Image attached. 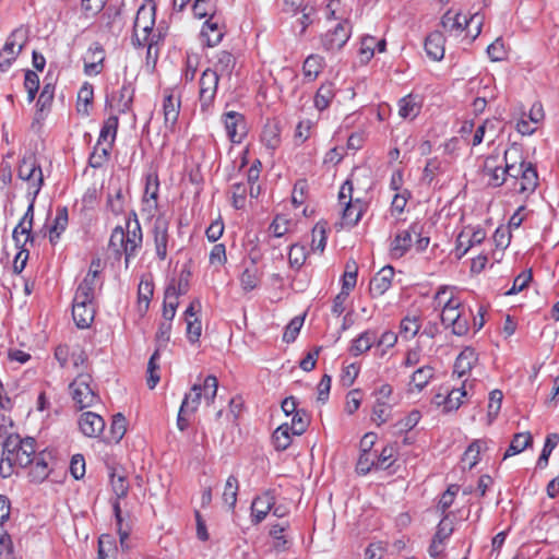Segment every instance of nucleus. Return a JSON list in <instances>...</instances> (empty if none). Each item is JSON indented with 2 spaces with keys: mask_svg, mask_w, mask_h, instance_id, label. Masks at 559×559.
Returning <instances> with one entry per match:
<instances>
[{
  "mask_svg": "<svg viewBox=\"0 0 559 559\" xmlns=\"http://www.w3.org/2000/svg\"><path fill=\"white\" fill-rule=\"evenodd\" d=\"M516 147L504 152V171H509V176L520 181L516 189L519 193H532L538 187V173L536 166L525 160L521 155L519 162L512 158L513 154H518Z\"/></svg>",
  "mask_w": 559,
  "mask_h": 559,
  "instance_id": "obj_1",
  "label": "nucleus"
},
{
  "mask_svg": "<svg viewBox=\"0 0 559 559\" xmlns=\"http://www.w3.org/2000/svg\"><path fill=\"white\" fill-rule=\"evenodd\" d=\"M352 194L353 182L347 179L340 189L338 201L345 205L342 212V219L349 227L356 226L366 211V203L360 199L353 200Z\"/></svg>",
  "mask_w": 559,
  "mask_h": 559,
  "instance_id": "obj_2",
  "label": "nucleus"
},
{
  "mask_svg": "<svg viewBox=\"0 0 559 559\" xmlns=\"http://www.w3.org/2000/svg\"><path fill=\"white\" fill-rule=\"evenodd\" d=\"M92 377L88 373H80L69 385L72 400L79 409L94 406L100 402L98 393L91 386Z\"/></svg>",
  "mask_w": 559,
  "mask_h": 559,
  "instance_id": "obj_3",
  "label": "nucleus"
},
{
  "mask_svg": "<svg viewBox=\"0 0 559 559\" xmlns=\"http://www.w3.org/2000/svg\"><path fill=\"white\" fill-rule=\"evenodd\" d=\"M17 177L29 183L28 194H34L36 198L44 186V176L35 154L22 157L17 166Z\"/></svg>",
  "mask_w": 559,
  "mask_h": 559,
  "instance_id": "obj_4",
  "label": "nucleus"
},
{
  "mask_svg": "<svg viewBox=\"0 0 559 559\" xmlns=\"http://www.w3.org/2000/svg\"><path fill=\"white\" fill-rule=\"evenodd\" d=\"M219 78V74H216V71L212 70V68L205 69L201 74L199 81V102L200 110L204 115H207L214 105Z\"/></svg>",
  "mask_w": 559,
  "mask_h": 559,
  "instance_id": "obj_5",
  "label": "nucleus"
},
{
  "mask_svg": "<svg viewBox=\"0 0 559 559\" xmlns=\"http://www.w3.org/2000/svg\"><path fill=\"white\" fill-rule=\"evenodd\" d=\"M425 225L416 221L407 229L399 230L391 242L390 251L393 258H402L412 248L413 235L420 236Z\"/></svg>",
  "mask_w": 559,
  "mask_h": 559,
  "instance_id": "obj_6",
  "label": "nucleus"
},
{
  "mask_svg": "<svg viewBox=\"0 0 559 559\" xmlns=\"http://www.w3.org/2000/svg\"><path fill=\"white\" fill-rule=\"evenodd\" d=\"M126 225V242L128 247L126 249V266H128L130 259L135 255L136 250L142 246L143 234L135 212L132 211L130 213Z\"/></svg>",
  "mask_w": 559,
  "mask_h": 559,
  "instance_id": "obj_7",
  "label": "nucleus"
},
{
  "mask_svg": "<svg viewBox=\"0 0 559 559\" xmlns=\"http://www.w3.org/2000/svg\"><path fill=\"white\" fill-rule=\"evenodd\" d=\"M352 34V25L347 20L340 22L333 31L322 36L321 43L326 51L340 50L348 41Z\"/></svg>",
  "mask_w": 559,
  "mask_h": 559,
  "instance_id": "obj_8",
  "label": "nucleus"
},
{
  "mask_svg": "<svg viewBox=\"0 0 559 559\" xmlns=\"http://www.w3.org/2000/svg\"><path fill=\"white\" fill-rule=\"evenodd\" d=\"M52 459V452L47 449L37 453L33 463L28 465V479L31 483L41 484L49 477L52 471L49 463Z\"/></svg>",
  "mask_w": 559,
  "mask_h": 559,
  "instance_id": "obj_9",
  "label": "nucleus"
},
{
  "mask_svg": "<svg viewBox=\"0 0 559 559\" xmlns=\"http://www.w3.org/2000/svg\"><path fill=\"white\" fill-rule=\"evenodd\" d=\"M486 239V231L483 228H477L472 231L463 229L456 237L454 254L457 260H461L468 250L480 245Z\"/></svg>",
  "mask_w": 559,
  "mask_h": 559,
  "instance_id": "obj_10",
  "label": "nucleus"
},
{
  "mask_svg": "<svg viewBox=\"0 0 559 559\" xmlns=\"http://www.w3.org/2000/svg\"><path fill=\"white\" fill-rule=\"evenodd\" d=\"M169 221L164 215H158L153 224V236L156 255L164 261L167 257V246L169 240Z\"/></svg>",
  "mask_w": 559,
  "mask_h": 559,
  "instance_id": "obj_11",
  "label": "nucleus"
},
{
  "mask_svg": "<svg viewBox=\"0 0 559 559\" xmlns=\"http://www.w3.org/2000/svg\"><path fill=\"white\" fill-rule=\"evenodd\" d=\"M226 25L221 14H215L207 17L204 22L201 35L205 37L206 45L214 47L218 45L225 35Z\"/></svg>",
  "mask_w": 559,
  "mask_h": 559,
  "instance_id": "obj_12",
  "label": "nucleus"
},
{
  "mask_svg": "<svg viewBox=\"0 0 559 559\" xmlns=\"http://www.w3.org/2000/svg\"><path fill=\"white\" fill-rule=\"evenodd\" d=\"M223 121L229 140L240 143L247 134L246 118L237 111H228L223 115Z\"/></svg>",
  "mask_w": 559,
  "mask_h": 559,
  "instance_id": "obj_13",
  "label": "nucleus"
},
{
  "mask_svg": "<svg viewBox=\"0 0 559 559\" xmlns=\"http://www.w3.org/2000/svg\"><path fill=\"white\" fill-rule=\"evenodd\" d=\"M82 433L88 438H97L104 433L105 420L94 412H84L79 419Z\"/></svg>",
  "mask_w": 559,
  "mask_h": 559,
  "instance_id": "obj_14",
  "label": "nucleus"
},
{
  "mask_svg": "<svg viewBox=\"0 0 559 559\" xmlns=\"http://www.w3.org/2000/svg\"><path fill=\"white\" fill-rule=\"evenodd\" d=\"M394 273L393 266L385 265L371 278L369 293L372 298L382 296L390 289Z\"/></svg>",
  "mask_w": 559,
  "mask_h": 559,
  "instance_id": "obj_15",
  "label": "nucleus"
},
{
  "mask_svg": "<svg viewBox=\"0 0 559 559\" xmlns=\"http://www.w3.org/2000/svg\"><path fill=\"white\" fill-rule=\"evenodd\" d=\"M156 17V4L154 0H145V2L138 9L133 23V31L138 32L140 28L154 27Z\"/></svg>",
  "mask_w": 559,
  "mask_h": 559,
  "instance_id": "obj_16",
  "label": "nucleus"
},
{
  "mask_svg": "<svg viewBox=\"0 0 559 559\" xmlns=\"http://www.w3.org/2000/svg\"><path fill=\"white\" fill-rule=\"evenodd\" d=\"M497 156L490 155L485 159L483 173L489 177L488 185L498 188L501 187L509 176V171H504V167L496 165Z\"/></svg>",
  "mask_w": 559,
  "mask_h": 559,
  "instance_id": "obj_17",
  "label": "nucleus"
},
{
  "mask_svg": "<svg viewBox=\"0 0 559 559\" xmlns=\"http://www.w3.org/2000/svg\"><path fill=\"white\" fill-rule=\"evenodd\" d=\"M445 38L440 31L431 32L425 39V51L433 61H440L444 57Z\"/></svg>",
  "mask_w": 559,
  "mask_h": 559,
  "instance_id": "obj_18",
  "label": "nucleus"
},
{
  "mask_svg": "<svg viewBox=\"0 0 559 559\" xmlns=\"http://www.w3.org/2000/svg\"><path fill=\"white\" fill-rule=\"evenodd\" d=\"M180 99L175 100L171 94L165 96L163 103L164 126L169 132H175L180 114Z\"/></svg>",
  "mask_w": 559,
  "mask_h": 559,
  "instance_id": "obj_19",
  "label": "nucleus"
},
{
  "mask_svg": "<svg viewBox=\"0 0 559 559\" xmlns=\"http://www.w3.org/2000/svg\"><path fill=\"white\" fill-rule=\"evenodd\" d=\"M72 317L79 329L90 328L95 317L94 304L73 301Z\"/></svg>",
  "mask_w": 559,
  "mask_h": 559,
  "instance_id": "obj_20",
  "label": "nucleus"
},
{
  "mask_svg": "<svg viewBox=\"0 0 559 559\" xmlns=\"http://www.w3.org/2000/svg\"><path fill=\"white\" fill-rule=\"evenodd\" d=\"M281 121L277 119L267 120L261 133V141L269 150H276L281 144Z\"/></svg>",
  "mask_w": 559,
  "mask_h": 559,
  "instance_id": "obj_21",
  "label": "nucleus"
},
{
  "mask_svg": "<svg viewBox=\"0 0 559 559\" xmlns=\"http://www.w3.org/2000/svg\"><path fill=\"white\" fill-rule=\"evenodd\" d=\"M474 19L475 15L467 20V17L461 13L453 14L452 11H448L441 19V25L445 32L460 34Z\"/></svg>",
  "mask_w": 559,
  "mask_h": 559,
  "instance_id": "obj_22",
  "label": "nucleus"
},
{
  "mask_svg": "<svg viewBox=\"0 0 559 559\" xmlns=\"http://www.w3.org/2000/svg\"><path fill=\"white\" fill-rule=\"evenodd\" d=\"M377 341V331L366 330L352 341L349 353L352 356H359L367 353Z\"/></svg>",
  "mask_w": 559,
  "mask_h": 559,
  "instance_id": "obj_23",
  "label": "nucleus"
},
{
  "mask_svg": "<svg viewBox=\"0 0 559 559\" xmlns=\"http://www.w3.org/2000/svg\"><path fill=\"white\" fill-rule=\"evenodd\" d=\"M478 360V356L474 348L465 347L457 356L454 364V373L461 378L468 373Z\"/></svg>",
  "mask_w": 559,
  "mask_h": 559,
  "instance_id": "obj_24",
  "label": "nucleus"
},
{
  "mask_svg": "<svg viewBox=\"0 0 559 559\" xmlns=\"http://www.w3.org/2000/svg\"><path fill=\"white\" fill-rule=\"evenodd\" d=\"M127 431V419L121 413L112 416L108 435L103 436V440L107 443H119Z\"/></svg>",
  "mask_w": 559,
  "mask_h": 559,
  "instance_id": "obj_25",
  "label": "nucleus"
},
{
  "mask_svg": "<svg viewBox=\"0 0 559 559\" xmlns=\"http://www.w3.org/2000/svg\"><path fill=\"white\" fill-rule=\"evenodd\" d=\"M36 440L33 437L24 438V448L20 450L16 456L13 455L14 463L20 467H27L34 461L36 456Z\"/></svg>",
  "mask_w": 559,
  "mask_h": 559,
  "instance_id": "obj_26",
  "label": "nucleus"
},
{
  "mask_svg": "<svg viewBox=\"0 0 559 559\" xmlns=\"http://www.w3.org/2000/svg\"><path fill=\"white\" fill-rule=\"evenodd\" d=\"M421 109L420 103L417 100V96L408 94L399 100V115L404 119L416 118Z\"/></svg>",
  "mask_w": 559,
  "mask_h": 559,
  "instance_id": "obj_27",
  "label": "nucleus"
},
{
  "mask_svg": "<svg viewBox=\"0 0 559 559\" xmlns=\"http://www.w3.org/2000/svg\"><path fill=\"white\" fill-rule=\"evenodd\" d=\"M533 437L530 432H520L513 436L511 443L504 452L503 460L521 453L525 449L532 447Z\"/></svg>",
  "mask_w": 559,
  "mask_h": 559,
  "instance_id": "obj_28",
  "label": "nucleus"
},
{
  "mask_svg": "<svg viewBox=\"0 0 559 559\" xmlns=\"http://www.w3.org/2000/svg\"><path fill=\"white\" fill-rule=\"evenodd\" d=\"M236 67V58L227 50H222L217 53V60L212 70L216 71V74L231 76L233 71Z\"/></svg>",
  "mask_w": 559,
  "mask_h": 559,
  "instance_id": "obj_29",
  "label": "nucleus"
},
{
  "mask_svg": "<svg viewBox=\"0 0 559 559\" xmlns=\"http://www.w3.org/2000/svg\"><path fill=\"white\" fill-rule=\"evenodd\" d=\"M324 68V58L319 55H310L302 64V73L309 81H314Z\"/></svg>",
  "mask_w": 559,
  "mask_h": 559,
  "instance_id": "obj_30",
  "label": "nucleus"
},
{
  "mask_svg": "<svg viewBox=\"0 0 559 559\" xmlns=\"http://www.w3.org/2000/svg\"><path fill=\"white\" fill-rule=\"evenodd\" d=\"M22 448H24V438L17 433H10L2 444V461L13 460V455L16 456Z\"/></svg>",
  "mask_w": 559,
  "mask_h": 559,
  "instance_id": "obj_31",
  "label": "nucleus"
},
{
  "mask_svg": "<svg viewBox=\"0 0 559 559\" xmlns=\"http://www.w3.org/2000/svg\"><path fill=\"white\" fill-rule=\"evenodd\" d=\"M112 511L117 525V533L119 535L120 545L123 546V542L128 540L132 526L129 522H124L122 510L120 502L118 500H114L111 502Z\"/></svg>",
  "mask_w": 559,
  "mask_h": 559,
  "instance_id": "obj_32",
  "label": "nucleus"
},
{
  "mask_svg": "<svg viewBox=\"0 0 559 559\" xmlns=\"http://www.w3.org/2000/svg\"><path fill=\"white\" fill-rule=\"evenodd\" d=\"M259 283V269L254 260H252L242 271L240 275V284L243 290L251 292L258 287Z\"/></svg>",
  "mask_w": 559,
  "mask_h": 559,
  "instance_id": "obj_33",
  "label": "nucleus"
},
{
  "mask_svg": "<svg viewBox=\"0 0 559 559\" xmlns=\"http://www.w3.org/2000/svg\"><path fill=\"white\" fill-rule=\"evenodd\" d=\"M335 96L334 84L326 82L321 84L314 96V106L318 110L326 109Z\"/></svg>",
  "mask_w": 559,
  "mask_h": 559,
  "instance_id": "obj_34",
  "label": "nucleus"
},
{
  "mask_svg": "<svg viewBox=\"0 0 559 559\" xmlns=\"http://www.w3.org/2000/svg\"><path fill=\"white\" fill-rule=\"evenodd\" d=\"M135 88L130 81H124L118 96V111L120 114H127L131 111Z\"/></svg>",
  "mask_w": 559,
  "mask_h": 559,
  "instance_id": "obj_35",
  "label": "nucleus"
},
{
  "mask_svg": "<svg viewBox=\"0 0 559 559\" xmlns=\"http://www.w3.org/2000/svg\"><path fill=\"white\" fill-rule=\"evenodd\" d=\"M487 449V442L481 439L474 440L465 450L462 462L468 464V469H472L480 461V452Z\"/></svg>",
  "mask_w": 559,
  "mask_h": 559,
  "instance_id": "obj_36",
  "label": "nucleus"
},
{
  "mask_svg": "<svg viewBox=\"0 0 559 559\" xmlns=\"http://www.w3.org/2000/svg\"><path fill=\"white\" fill-rule=\"evenodd\" d=\"M94 99V88L93 85L85 82L78 93V103L76 110L79 114L84 116L90 115V105H92Z\"/></svg>",
  "mask_w": 559,
  "mask_h": 559,
  "instance_id": "obj_37",
  "label": "nucleus"
},
{
  "mask_svg": "<svg viewBox=\"0 0 559 559\" xmlns=\"http://www.w3.org/2000/svg\"><path fill=\"white\" fill-rule=\"evenodd\" d=\"M109 248L114 250L115 258L117 260H119L122 254L126 255V249H128L126 242V231L121 226L114 228L109 239Z\"/></svg>",
  "mask_w": 559,
  "mask_h": 559,
  "instance_id": "obj_38",
  "label": "nucleus"
},
{
  "mask_svg": "<svg viewBox=\"0 0 559 559\" xmlns=\"http://www.w3.org/2000/svg\"><path fill=\"white\" fill-rule=\"evenodd\" d=\"M452 528L445 530L443 526V520L438 524L437 531L428 548V552L432 558H437L441 555L442 549H440V545L452 534Z\"/></svg>",
  "mask_w": 559,
  "mask_h": 559,
  "instance_id": "obj_39",
  "label": "nucleus"
},
{
  "mask_svg": "<svg viewBox=\"0 0 559 559\" xmlns=\"http://www.w3.org/2000/svg\"><path fill=\"white\" fill-rule=\"evenodd\" d=\"M192 12L197 19L213 16L217 14V0H193Z\"/></svg>",
  "mask_w": 559,
  "mask_h": 559,
  "instance_id": "obj_40",
  "label": "nucleus"
},
{
  "mask_svg": "<svg viewBox=\"0 0 559 559\" xmlns=\"http://www.w3.org/2000/svg\"><path fill=\"white\" fill-rule=\"evenodd\" d=\"M290 432L288 424H283L275 429L272 440L277 451H285L292 444Z\"/></svg>",
  "mask_w": 559,
  "mask_h": 559,
  "instance_id": "obj_41",
  "label": "nucleus"
},
{
  "mask_svg": "<svg viewBox=\"0 0 559 559\" xmlns=\"http://www.w3.org/2000/svg\"><path fill=\"white\" fill-rule=\"evenodd\" d=\"M460 306L461 302L453 297L444 304L440 314V321L445 328H449L461 314V312L457 311Z\"/></svg>",
  "mask_w": 559,
  "mask_h": 559,
  "instance_id": "obj_42",
  "label": "nucleus"
},
{
  "mask_svg": "<svg viewBox=\"0 0 559 559\" xmlns=\"http://www.w3.org/2000/svg\"><path fill=\"white\" fill-rule=\"evenodd\" d=\"M106 206L115 216L124 212V195L121 187L108 192Z\"/></svg>",
  "mask_w": 559,
  "mask_h": 559,
  "instance_id": "obj_43",
  "label": "nucleus"
},
{
  "mask_svg": "<svg viewBox=\"0 0 559 559\" xmlns=\"http://www.w3.org/2000/svg\"><path fill=\"white\" fill-rule=\"evenodd\" d=\"M99 146L100 144L97 142L88 157V165L92 168H100L108 160L114 144L109 142L107 147L100 148Z\"/></svg>",
  "mask_w": 559,
  "mask_h": 559,
  "instance_id": "obj_44",
  "label": "nucleus"
},
{
  "mask_svg": "<svg viewBox=\"0 0 559 559\" xmlns=\"http://www.w3.org/2000/svg\"><path fill=\"white\" fill-rule=\"evenodd\" d=\"M109 477L112 491L116 495L115 500H118L120 502V499H123L128 496L129 481L124 475H117L116 469H112Z\"/></svg>",
  "mask_w": 559,
  "mask_h": 559,
  "instance_id": "obj_45",
  "label": "nucleus"
},
{
  "mask_svg": "<svg viewBox=\"0 0 559 559\" xmlns=\"http://www.w3.org/2000/svg\"><path fill=\"white\" fill-rule=\"evenodd\" d=\"M558 442H559L558 433H549L546 437L542 453L536 463L537 468H545L547 466L549 456H550L552 450L557 447Z\"/></svg>",
  "mask_w": 559,
  "mask_h": 559,
  "instance_id": "obj_46",
  "label": "nucleus"
},
{
  "mask_svg": "<svg viewBox=\"0 0 559 559\" xmlns=\"http://www.w3.org/2000/svg\"><path fill=\"white\" fill-rule=\"evenodd\" d=\"M119 126V118L116 115L109 116L103 123L99 136H98V144H102L103 141H106L108 136H111L110 142H115L117 131Z\"/></svg>",
  "mask_w": 559,
  "mask_h": 559,
  "instance_id": "obj_47",
  "label": "nucleus"
},
{
  "mask_svg": "<svg viewBox=\"0 0 559 559\" xmlns=\"http://www.w3.org/2000/svg\"><path fill=\"white\" fill-rule=\"evenodd\" d=\"M53 93H55V86L51 84H45L39 97L36 103L37 112H36V120L38 121L41 117V112L45 108H49L53 100Z\"/></svg>",
  "mask_w": 559,
  "mask_h": 559,
  "instance_id": "obj_48",
  "label": "nucleus"
},
{
  "mask_svg": "<svg viewBox=\"0 0 559 559\" xmlns=\"http://www.w3.org/2000/svg\"><path fill=\"white\" fill-rule=\"evenodd\" d=\"M202 399V385L200 383H195L191 388V392L187 393L181 402L180 406H185L187 404V411L191 414H194Z\"/></svg>",
  "mask_w": 559,
  "mask_h": 559,
  "instance_id": "obj_49",
  "label": "nucleus"
},
{
  "mask_svg": "<svg viewBox=\"0 0 559 559\" xmlns=\"http://www.w3.org/2000/svg\"><path fill=\"white\" fill-rule=\"evenodd\" d=\"M94 49L97 53V60L84 63V72L87 75L99 74L103 70V63L105 60V49L103 45L98 41L94 43Z\"/></svg>",
  "mask_w": 559,
  "mask_h": 559,
  "instance_id": "obj_50",
  "label": "nucleus"
},
{
  "mask_svg": "<svg viewBox=\"0 0 559 559\" xmlns=\"http://www.w3.org/2000/svg\"><path fill=\"white\" fill-rule=\"evenodd\" d=\"M310 424V416L305 409H299L295 412L292 418V425L289 428L292 433L295 436H301L308 428Z\"/></svg>",
  "mask_w": 559,
  "mask_h": 559,
  "instance_id": "obj_51",
  "label": "nucleus"
},
{
  "mask_svg": "<svg viewBox=\"0 0 559 559\" xmlns=\"http://www.w3.org/2000/svg\"><path fill=\"white\" fill-rule=\"evenodd\" d=\"M31 195H32L31 203L28 204L25 214L23 215L20 223L15 226V228L13 229V233H12V238L15 242V246H20V238H19L20 228L27 227V226L33 227V224H34V203H35L36 198H34V194H31Z\"/></svg>",
  "mask_w": 559,
  "mask_h": 559,
  "instance_id": "obj_52",
  "label": "nucleus"
},
{
  "mask_svg": "<svg viewBox=\"0 0 559 559\" xmlns=\"http://www.w3.org/2000/svg\"><path fill=\"white\" fill-rule=\"evenodd\" d=\"M442 173V164L437 158H429L423 171L421 182L428 187L432 186L436 175Z\"/></svg>",
  "mask_w": 559,
  "mask_h": 559,
  "instance_id": "obj_53",
  "label": "nucleus"
},
{
  "mask_svg": "<svg viewBox=\"0 0 559 559\" xmlns=\"http://www.w3.org/2000/svg\"><path fill=\"white\" fill-rule=\"evenodd\" d=\"M159 359V350L155 349V352L152 354L148 364H147V379L146 383L147 386L152 390L154 389L157 383L160 380V377L158 374L159 365L157 364V360Z\"/></svg>",
  "mask_w": 559,
  "mask_h": 559,
  "instance_id": "obj_54",
  "label": "nucleus"
},
{
  "mask_svg": "<svg viewBox=\"0 0 559 559\" xmlns=\"http://www.w3.org/2000/svg\"><path fill=\"white\" fill-rule=\"evenodd\" d=\"M306 247L299 243H294L289 248L288 262L289 265L296 270H299L306 262L307 259Z\"/></svg>",
  "mask_w": 559,
  "mask_h": 559,
  "instance_id": "obj_55",
  "label": "nucleus"
},
{
  "mask_svg": "<svg viewBox=\"0 0 559 559\" xmlns=\"http://www.w3.org/2000/svg\"><path fill=\"white\" fill-rule=\"evenodd\" d=\"M420 330L419 317H405L400 324V333L406 338H413Z\"/></svg>",
  "mask_w": 559,
  "mask_h": 559,
  "instance_id": "obj_56",
  "label": "nucleus"
},
{
  "mask_svg": "<svg viewBox=\"0 0 559 559\" xmlns=\"http://www.w3.org/2000/svg\"><path fill=\"white\" fill-rule=\"evenodd\" d=\"M466 395L464 385L459 389H453L447 393L442 400L445 402V413L456 411L462 405V397Z\"/></svg>",
  "mask_w": 559,
  "mask_h": 559,
  "instance_id": "obj_57",
  "label": "nucleus"
},
{
  "mask_svg": "<svg viewBox=\"0 0 559 559\" xmlns=\"http://www.w3.org/2000/svg\"><path fill=\"white\" fill-rule=\"evenodd\" d=\"M237 492H238V479L234 475H230L226 480L225 490L223 492V500L231 509H234L236 506Z\"/></svg>",
  "mask_w": 559,
  "mask_h": 559,
  "instance_id": "obj_58",
  "label": "nucleus"
},
{
  "mask_svg": "<svg viewBox=\"0 0 559 559\" xmlns=\"http://www.w3.org/2000/svg\"><path fill=\"white\" fill-rule=\"evenodd\" d=\"M117 548L112 544L110 535H102L98 539V558L116 559Z\"/></svg>",
  "mask_w": 559,
  "mask_h": 559,
  "instance_id": "obj_59",
  "label": "nucleus"
},
{
  "mask_svg": "<svg viewBox=\"0 0 559 559\" xmlns=\"http://www.w3.org/2000/svg\"><path fill=\"white\" fill-rule=\"evenodd\" d=\"M433 377V368L431 366H424L417 369L412 376V383L421 391Z\"/></svg>",
  "mask_w": 559,
  "mask_h": 559,
  "instance_id": "obj_60",
  "label": "nucleus"
},
{
  "mask_svg": "<svg viewBox=\"0 0 559 559\" xmlns=\"http://www.w3.org/2000/svg\"><path fill=\"white\" fill-rule=\"evenodd\" d=\"M391 414V406L385 402H381L379 399L377 400L373 408H372V417L371 419L378 425L381 426L385 424Z\"/></svg>",
  "mask_w": 559,
  "mask_h": 559,
  "instance_id": "obj_61",
  "label": "nucleus"
},
{
  "mask_svg": "<svg viewBox=\"0 0 559 559\" xmlns=\"http://www.w3.org/2000/svg\"><path fill=\"white\" fill-rule=\"evenodd\" d=\"M171 321L163 320L158 324V329L155 335L156 349L160 350L165 348L170 341Z\"/></svg>",
  "mask_w": 559,
  "mask_h": 559,
  "instance_id": "obj_62",
  "label": "nucleus"
},
{
  "mask_svg": "<svg viewBox=\"0 0 559 559\" xmlns=\"http://www.w3.org/2000/svg\"><path fill=\"white\" fill-rule=\"evenodd\" d=\"M159 180L157 173H150L145 177L144 200L151 199L155 202L158 199Z\"/></svg>",
  "mask_w": 559,
  "mask_h": 559,
  "instance_id": "obj_63",
  "label": "nucleus"
},
{
  "mask_svg": "<svg viewBox=\"0 0 559 559\" xmlns=\"http://www.w3.org/2000/svg\"><path fill=\"white\" fill-rule=\"evenodd\" d=\"M304 320H305L304 317L297 316L289 321V323L286 325L284 334H283L284 342L292 343L297 338V336L300 332V329L304 324Z\"/></svg>",
  "mask_w": 559,
  "mask_h": 559,
  "instance_id": "obj_64",
  "label": "nucleus"
}]
</instances>
